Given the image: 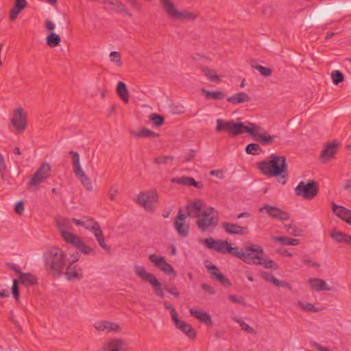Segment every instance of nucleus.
I'll use <instances>...</instances> for the list:
<instances>
[{"instance_id": "nucleus-1", "label": "nucleus", "mask_w": 351, "mask_h": 351, "mask_svg": "<svg viewBox=\"0 0 351 351\" xmlns=\"http://www.w3.org/2000/svg\"><path fill=\"white\" fill-rule=\"evenodd\" d=\"M259 170L267 177H280L278 182L285 184L288 178L287 158L284 156L271 154L269 160L258 163Z\"/></svg>"}, {"instance_id": "nucleus-2", "label": "nucleus", "mask_w": 351, "mask_h": 351, "mask_svg": "<svg viewBox=\"0 0 351 351\" xmlns=\"http://www.w3.org/2000/svg\"><path fill=\"white\" fill-rule=\"evenodd\" d=\"M45 268L47 274L53 277H60L66 265V255L58 247H52L43 255Z\"/></svg>"}, {"instance_id": "nucleus-3", "label": "nucleus", "mask_w": 351, "mask_h": 351, "mask_svg": "<svg viewBox=\"0 0 351 351\" xmlns=\"http://www.w3.org/2000/svg\"><path fill=\"white\" fill-rule=\"evenodd\" d=\"M263 249L261 245L250 244L249 246L245 247L243 261L247 264L262 265L266 269H277L276 263L269 258L263 257Z\"/></svg>"}, {"instance_id": "nucleus-4", "label": "nucleus", "mask_w": 351, "mask_h": 351, "mask_svg": "<svg viewBox=\"0 0 351 351\" xmlns=\"http://www.w3.org/2000/svg\"><path fill=\"white\" fill-rule=\"evenodd\" d=\"M134 269L136 275L138 277H139L141 280L149 282L153 287L154 292L157 296L161 298L165 297L162 289L173 295L176 298H178L180 296V293L176 287H168L165 286L163 288H162L160 282L158 280L156 276L154 274L147 272L144 267L136 265L134 266Z\"/></svg>"}, {"instance_id": "nucleus-5", "label": "nucleus", "mask_w": 351, "mask_h": 351, "mask_svg": "<svg viewBox=\"0 0 351 351\" xmlns=\"http://www.w3.org/2000/svg\"><path fill=\"white\" fill-rule=\"evenodd\" d=\"M165 13L173 20L193 22L197 18V14L186 10H178L171 0H159Z\"/></svg>"}, {"instance_id": "nucleus-6", "label": "nucleus", "mask_w": 351, "mask_h": 351, "mask_svg": "<svg viewBox=\"0 0 351 351\" xmlns=\"http://www.w3.org/2000/svg\"><path fill=\"white\" fill-rule=\"evenodd\" d=\"M214 210L213 207L205 209L197 219L196 225L202 232H213L218 223V217L211 215Z\"/></svg>"}, {"instance_id": "nucleus-7", "label": "nucleus", "mask_w": 351, "mask_h": 351, "mask_svg": "<svg viewBox=\"0 0 351 351\" xmlns=\"http://www.w3.org/2000/svg\"><path fill=\"white\" fill-rule=\"evenodd\" d=\"M225 130L232 136H238L245 133V132H250L247 125H245L243 123H235L234 120L225 121L223 119H218L217 120L216 132H221Z\"/></svg>"}, {"instance_id": "nucleus-8", "label": "nucleus", "mask_w": 351, "mask_h": 351, "mask_svg": "<svg viewBox=\"0 0 351 351\" xmlns=\"http://www.w3.org/2000/svg\"><path fill=\"white\" fill-rule=\"evenodd\" d=\"M69 154L71 156L73 172L76 177L81 181L84 186L88 191H91L93 189L91 180L82 169L80 165V155L78 152L75 151H70Z\"/></svg>"}, {"instance_id": "nucleus-9", "label": "nucleus", "mask_w": 351, "mask_h": 351, "mask_svg": "<svg viewBox=\"0 0 351 351\" xmlns=\"http://www.w3.org/2000/svg\"><path fill=\"white\" fill-rule=\"evenodd\" d=\"M296 196L302 197L304 199L311 200L317 196L319 191L317 184L312 180L308 183L301 181L295 188Z\"/></svg>"}, {"instance_id": "nucleus-10", "label": "nucleus", "mask_w": 351, "mask_h": 351, "mask_svg": "<svg viewBox=\"0 0 351 351\" xmlns=\"http://www.w3.org/2000/svg\"><path fill=\"white\" fill-rule=\"evenodd\" d=\"M136 202L146 210L154 211L158 202V195L155 190L141 192L137 196Z\"/></svg>"}, {"instance_id": "nucleus-11", "label": "nucleus", "mask_w": 351, "mask_h": 351, "mask_svg": "<svg viewBox=\"0 0 351 351\" xmlns=\"http://www.w3.org/2000/svg\"><path fill=\"white\" fill-rule=\"evenodd\" d=\"M51 172V167L48 162H43L38 168L27 183L28 187L36 186L47 180Z\"/></svg>"}, {"instance_id": "nucleus-12", "label": "nucleus", "mask_w": 351, "mask_h": 351, "mask_svg": "<svg viewBox=\"0 0 351 351\" xmlns=\"http://www.w3.org/2000/svg\"><path fill=\"white\" fill-rule=\"evenodd\" d=\"M245 123L247 125L250 132H245V133L250 134L254 141L260 142L263 145L272 143L274 138V136H271L267 132L263 134L257 132L256 131L260 130L261 128L254 123L248 121L245 122Z\"/></svg>"}, {"instance_id": "nucleus-13", "label": "nucleus", "mask_w": 351, "mask_h": 351, "mask_svg": "<svg viewBox=\"0 0 351 351\" xmlns=\"http://www.w3.org/2000/svg\"><path fill=\"white\" fill-rule=\"evenodd\" d=\"M149 260L156 267L160 269L167 275H173V277L176 276L173 267L165 261L163 256L152 254L149 256Z\"/></svg>"}, {"instance_id": "nucleus-14", "label": "nucleus", "mask_w": 351, "mask_h": 351, "mask_svg": "<svg viewBox=\"0 0 351 351\" xmlns=\"http://www.w3.org/2000/svg\"><path fill=\"white\" fill-rule=\"evenodd\" d=\"M13 127L19 132H23L27 128V114L22 108H17L13 111L11 119Z\"/></svg>"}, {"instance_id": "nucleus-15", "label": "nucleus", "mask_w": 351, "mask_h": 351, "mask_svg": "<svg viewBox=\"0 0 351 351\" xmlns=\"http://www.w3.org/2000/svg\"><path fill=\"white\" fill-rule=\"evenodd\" d=\"M264 210L269 217L280 221H287L290 217L287 212L282 210L278 207L272 206L269 204H265L263 207L260 208L259 211L261 213Z\"/></svg>"}, {"instance_id": "nucleus-16", "label": "nucleus", "mask_w": 351, "mask_h": 351, "mask_svg": "<svg viewBox=\"0 0 351 351\" xmlns=\"http://www.w3.org/2000/svg\"><path fill=\"white\" fill-rule=\"evenodd\" d=\"M339 146V144L335 141L326 144L320 154L321 162L325 163L334 158Z\"/></svg>"}, {"instance_id": "nucleus-17", "label": "nucleus", "mask_w": 351, "mask_h": 351, "mask_svg": "<svg viewBox=\"0 0 351 351\" xmlns=\"http://www.w3.org/2000/svg\"><path fill=\"white\" fill-rule=\"evenodd\" d=\"M204 206V202L201 199H197L189 203L186 206L187 215L191 217L199 218L202 213Z\"/></svg>"}, {"instance_id": "nucleus-18", "label": "nucleus", "mask_w": 351, "mask_h": 351, "mask_svg": "<svg viewBox=\"0 0 351 351\" xmlns=\"http://www.w3.org/2000/svg\"><path fill=\"white\" fill-rule=\"evenodd\" d=\"M208 270L210 271L212 277L219 282L223 286L229 287L231 286V282L228 280L225 276L221 273L219 269L213 264L210 263L206 266Z\"/></svg>"}, {"instance_id": "nucleus-19", "label": "nucleus", "mask_w": 351, "mask_h": 351, "mask_svg": "<svg viewBox=\"0 0 351 351\" xmlns=\"http://www.w3.org/2000/svg\"><path fill=\"white\" fill-rule=\"evenodd\" d=\"M221 227L230 234L243 235L247 233V227H242L237 223L224 222L221 223Z\"/></svg>"}, {"instance_id": "nucleus-20", "label": "nucleus", "mask_w": 351, "mask_h": 351, "mask_svg": "<svg viewBox=\"0 0 351 351\" xmlns=\"http://www.w3.org/2000/svg\"><path fill=\"white\" fill-rule=\"evenodd\" d=\"M79 253H77V255L75 256V258L73 260L72 263L69 264V265L66 268V271L65 272V275L66 278L71 280L73 278H77L80 279L83 277L81 271L82 269L80 267L75 265L72 266L73 263L77 261L79 259L80 257Z\"/></svg>"}, {"instance_id": "nucleus-21", "label": "nucleus", "mask_w": 351, "mask_h": 351, "mask_svg": "<svg viewBox=\"0 0 351 351\" xmlns=\"http://www.w3.org/2000/svg\"><path fill=\"white\" fill-rule=\"evenodd\" d=\"M333 213L343 220L346 223L351 224V210L341 206H338L335 203L332 204Z\"/></svg>"}, {"instance_id": "nucleus-22", "label": "nucleus", "mask_w": 351, "mask_h": 351, "mask_svg": "<svg viewBox=\"0 0 351 351\" xmlns=\"http://www.w3.org/2000/svg\"><path fill=\"white\" fill-rule=\"evenodd\" d=\"M27 6L26 0H15L14 4L10 10L9 19L11 21H14L21 12Z\"/></svg>"}, {"instance_id": "nucleus-23", "label": "nucleus", "mask_w": 351, "mask_h": 351, "mask_svg": "<svg viewBox=\"0 0 351 351\" xmlns=\"http://www.w3.org/2000/svg\"><path fill=\"white\" fill-rule=\"evenodd\" d=\"M189 313L192 316L195 317L200 322L204 323L208 326L212 325L213 323L211 317L208 313L193 308L189 309Z\"/></svg>"}, {"instance_id": "nucleus-24", "label": "nucleus", "mask_w": 351, "mask_h": 351, "mask_svg": "<svg viewBox=\"0 0 351 351\" xmlns=\"http://www.w3.org/2000/svg\"><path fill=\"white\" fill-rule=\"evenodd\" d=\"M176 326L180 329L182 332H184L186 336H188L191 339H193L196 336V332L195 330L193 328L191 325L180 320L178 318V321L173 320Z\"/></svg>"}, {"instance_id": "nucleus-25", "label": "nucleus", "mask_w": 351, "mask_h": 351, "mask_svg": "<svg viewBox=\"0 0 351 351\" xmlns=\"http://www.w3.org/2000/svg\"><path fill=\"white\" fill-rule=\"evenodd\" d=\"M21 282L23 285L32 286L38 283L37 278L30 273H22L19 269H16Z\"/></svg>"}, {"instance_id": "nucleus-26", "label": "nucleus", "mask_w": 351, "mask_h": 351, "mask_svg": "<svg viewBox=\"0 0 351 351\" xmlns=\"http://www.w3.org/2000/svg\"><path fill=\"white\" fill-rule=\"evenodd\" d=\"M308 283L312 289L315 291H330V288L327 285L326 281L319 278H310Z\"/></svg>"}, {"instance_id": "nucleus-27", "label": "nucleus", "mask_w": 351, "mask_h": 351, "mask_svg": "<svg viewBox=\"0 0 351 351\" xmlns=\"http://www.w3.org/2000/svg\"><path fill=\"white\" fill-rule=\"evenodd\" d=\"M330 236L337 243L351 244V236L341 231L334 229L330 232Z\"/></svg>"}, {"instance_id": "nucleus-28", "label": "nucleus", "mask_w": 351, "mask_h": 351, "mask_svg": "<svg viewBox=\"0 0 351 351\" xmlns=\"http://www.w3.org/2000/svg\"><path fill=\"white\" fill-rule=\"evenodd\" d=\"M252 100L251 97L244 92L236 93L227 98V101L232 104H238L243 102H249Z\"/></svg>"}, {"instance_id": "nucleus-29", "label": "nucleus", "mask_w": 351, "mask_h": 351, "mask_svg": "<svg viewBox=\"0 0 351 351\" xmlns=\"http://www.w3.org/2000/svg\"><path fill=\"white\" fill-rule=\"evenodd\" d=\"M125 342L121 339H113L109 341L104 346V350H110V351H120Z\"/></svg>"}, {"instance_id": "nucleus-30", "label": "nucleus", "mask_w": 351, "mask_h": 351, "mask_svg": "<svg viewBox=\"0 0 351 351\" xmlns=\"http://www.w3.org/2000/svg\"><path fill=\"white\" fill-rule=\"evenodd\" d=\"M271 239L273 241L278 242L282 245H298L300 243L299 239H292L288 237L273 236L271 237Z\"/></svg>"}, {"instance_id": "nucleus-31", "label": "nucleus", "mask_w": 351, "mask_h": 351, "mask_svg": "<svg viewBox=\"0 0 351 351\" xmlns=\"http://www.w3.org/2000/svg\"><path fill=\"white\" fill-rule=\"evenodd\" d=\"M117 93L120 99L125 103L128 104L129 101V93L127 89L126 85L123 82H119L117 86Z\"/></svg>"}, {"instance_id": "nucleus-32", "label": "nucleus", "mask_w": 351, "mask_h": 351, "mask_svg": "<svg viewBox=\"0 0 351 351\" xmlns=\"http://www.w3.org/2000/svg\"><path fill=\"white\" fill-rule=\"evenodd\" d=\"M130 134L134 137H139V138H146V137L156 138V137L159 136V134L158 133L152 132L147 128H141L138 132L131 131Z\"/></svg>"}, {"instance_id": "nucleus-33", "label": "nucleus", "mask_w": 351, "mask_h": 351, "mask_svg": "<svg viewBox=\"0 0 351 351\" xmlns=\"http://www.w3.org/2000/svg\"><path fill=\"white\" fill-rule=\"evenodd\" d=\"M202 92L207 99H223L226 97V94L221 90L210 91L205 88H202Z\"/></svg>"}, {"instance_id": "nucleus-34", "label": "nucleus", "mask_w": 351, "mask_h": 351, "mask_svg": "<svg viewBox=\"0 0 351 351\" xmlns=\"http://www.w3.org/2000/svg\"><path fill=\"white\" fill-rule=\"evenodd\" d=\"M61 236L66 243L73 245L75 247L81 239L79 236L74 234L69 231L62 232Z\"/></svg>"}, {"instance_id": "nucleus-35", "label": "nucleus", "mask_w": 351, "mask_h": 351, "mask_svg": "<svg viewBox=\"0 0 351 351\" xmlns=\"http://www.w3.org/2000/svg\"><path fill=\"white\" fill-rule=\"evenodd\" d=\"M173 225L180 237H186L189 235V226L188 224H185L183 222H178V220H174Z\"/></svg>"}, {"instance_id": "nucleus-36", "label": "nucleus", "mask_w": 351, "mask_h": 351, "mask_svg": "<svg viewBox=\"0 0 351 351\" xmlns=\"http://www.w3.org/2000/svg\"><path fill=\"white\" fill-rule=\"evenodd\" d=\"M56 222L60 234L64 231H68L72 228L70 221L68 219L60 217L57 219Z\"/></svg>"}, {"instance_id": "nucleus-37", "label": "nucleus", "mask_w": 351, "mask_h": 351, "mask_svg": "<svg viewBox=\"0 0 351 351\" xmlns=\"http://www.w3.org/2000/svg\"><path fill=\"white\" fill-rule=\"evenodd\" d=\"M47 45L50 47H55L60 45L61 38L56 33L51 32L46 38Z\"/></svg>"}, {"instance_id": "nucleus-38", "label": "nucleus", "mask_w": 351, "mask_h": 351, "mask_svg": "<svg viewBox=\"0 0 351 351\" xmlns=\"http://www.w3.org/2000/svg\"><path fill=\"white\" fill-rule=\"evenodd\" d=\"M84 224L82 225L86 229L90 230L93 234L97 231V230L101 229L99 223L95 221L93 219H87L85 221H83Z\"/></svg>"}, {"instance_id": "nucleus-39", "label": "nucleus", "mask_w": 351, "mask_h": 351, "mask_svg": "<svg viewBox=\"0 0 351 351\" xmlns=\"http://www.w3.org/2000/svg\"><path fill=\"white\" fill-rule=\"evenodd\" d=\"M75 247L78 249L82 254L86 255L95 254V249L85 244L82 239L80 240Z\"/></svg>"}, {"instance_id": "nucleus-40", "label": "nucleus", "mask_w": 351, "mask_h": 351, "mask_svg": "<svg viewBox=\"0 0 351 351\" xmlns=\"http://www.w3.org/2000/svg\"><path fill=\"white\" fill-rule=\"evenodd\" d=\"M97 242L99 243V245L106 251L110 252V247L107 245L105 243V239L103 234V232L101 229L97 230L96 232L94 234Z\"/></svg>"}, {"instance_id": "nucleus-41", "label": "nucleus", "mask_w": 351, "mask_h": 351, "mask_svg": "<svg viewBox=\"0 0 351 351\" xmlns=\"http://www.w3.org/2000/svg\"><path fill=\"white\" fill-rule=\"evenodd\" d=\"M193 178L191 177H187V176L174 178H172V180H171L172 183H176V184H178L180 185L188 186H192V183H193Z\"/></svg>"}, {"instance_id": "nucleus-42", "label": "nucleus", "mask_w": 351, "mask_h": 351, "mask_svg": "<svg viewBox=\"0 0 351 351\" xmlns=\"http://www.w3.org/2000/svg\"><path fill=\"white\" fill-rule=\"evenodd\" d=\"M245 253V247L243 249L239 248V247H232L231 245H229L228 247L227 254H230L232 256L240 258L243 261V256Z\"/></svg>"}, {"instance_id": "nucleus-43", "label": "nucleus", "mask_w": 351, "mask_h": 351, "mask_svg": "<svg viewBox=\"0 0 351 351\" xmlns=\"http://www.w3.org/2000/svg\"><path fill=\"white\" fill-rule=\"evenodd\" d=\"M233 319L234 322H236L237 323H238L239 324L242 330H244V331L247 332V333L252 334V335L256 334V331L252 327H251L250 325H248L247 323L243 322L241 319L234 317Z\"/></svg>"}, {"instance_id": "nucleus-44", "label": "nucleus", "mask_w": 351, "mask_h": 351, "mask_svg": "<svg viewBox=\"0 0 351 351\" xmlns=\"http://www.w3.org/2000/svg\"><path fill=\"white\" fill-rule=\"evenodd\" d=\"M229 245L230 243L226 241L217 240L214 250L226 254H227V250L228 247H229Z\"/></svg>"}, {"instance_id": "nucleus-45", "label": "nucleus", "mask_w": 351, "mask_h": 351, "mask_svg": "<svg viewBox=\"0 0 351 351\" xmlns=\"http://www.w3.org/2000/svg\"><path fill=\"white\" fill-rule=\"evenodd\" d=\"M298 305L302 308L304 311L307 312H318L323 310V308L315 307L311 303H304L302 302L299 301Z\"/></svg>"}, {"instance_id": "nucleus-46", "label": "nucleus", "mask_w": 351, "mask_h": 351, "mask_svg": "<svg viewBox=\"0 0 351 351\" xmlns=\"http://www.w3.org/2000/svg\"><path fill=\"white\" fill-rule=\"evenodd\" d=\"M202 71L204 75L209 79L211 82H217L219 81V77L216 74V71L213 69H210L208 67L202 68Z\"/></svg>"}, {"instance_id": "nucleus-47", "label": "nucleus", "mask_w": 351, "mask_h": 351, "mask_svg": "<svg viewBox=\"0 0 351 351\" xmlns=\"http://www.w3.org/2000/svg\"><path fill=\"white\" fill-rule=\"evenodd\" d=\"M245 150L248 154L256 155L261 152V148L257 143H250L245 147Z\"/></svg>"}, {"instance_id": "nucleus-48", "label": "nucleus", "mask_w": 351, "mask_h": 351, "mask_svg": "<svg viewBox=\"0 0 351 351\" xmlns=\"http://www.w3.org/2000/svg\"><path fill=\"white\" fill-rule=\"evenodd\" d=\"M149 120H151L156 127L161 126L165 122V119L162 116L155 113L149 115Z\"/></svg>"}, {"instance_id": "nucleus-49", "label": "nucleus", "mask_w": 351, "mask_h": 351, "mask_svg": "<svg viewBox=\"0 0 351 351\" xmlns=\"http://www.w3.org/2000/svg\"><path fill=\"white\" fill-rule=\"evenodd\" d=\"M332 82L334 84L337 85L344 80L343 74L339 71H334L331 74Z\"/></svg>"}, {"instance_id": "nucleus-50", "label": "nucleus", "mask_w": 351, "mask_h": 351, "mask_svg": "<svg viewBox=\"0 0 351 351\" xmlns=\"http://www.w3.org/2000/svg\"><path fill=\"white\" fill-rule=\"evenodd\" d=\"M164 306L166 309L169 310L172 319L178 321V313L173 306L167 301L163 302Z\"/></svg>"}, {"instance_id": "nucleus-51", "label": "nucleus", "mask_w": 351, "mask_h": 351, "mask_svg": "<svg viewBox=\"0 0 351 351\" xmlns=\"http://www.w3.org/2000/svg\"><path fill=\"white\" fill-rule=\"evenodd\" d=\"M104 328L105 330L109 332H117L120 330V326L118 324L108 321H105Z\"/></svg>"}, {"instance_id": "nucleus-52", "label": "nucleus", "mask_w": 351, "mask_h": 351, "mask_svg": "<svg viewBox=\"0 0 351 351\" xmlns=\"http://www.w3.org/2000/svg\"><path fill=\"white\" fill-rule=\"evenodd\" d=\"M254 68L258 71L263 76L268 77L272 74V70L269 67H265L261 65H256Z\"/></svg>"}, {"instance_id": "nucleus-53", "label": "nucleus", "mask_w": 351, "mask_h": 351, "mask_svg": "<svg viewBox=\"0 0 351 351\" xmlns=\"http://www.w3.org/2000/svg\"><path fill=\"white\" fill-rule=\"evenodd\" d=\"M110 60L113 62H114L118 66L121 65V57L119 52L117 51H112L110 53Z\"/></svg>"}, {"instance_id": "nucleus-54", "label": "nucleus", "mask_w": 351, "mask_h": 351, "mask_svg": "<svg viewBox=\"0 0 351 351\" xmlns=\"http://www.w3.org/2000/svg\"><path fill=\"white\" fill-rule=\"evenodd\" d=\"M173 159V157L171 156H162L156 157L154 159V162L158 165L166 164L168 162V161H172Z\"/></svg>"}, {"instance_id": "nucleus-55", "label": "nucleus", "mask_w": 351, "mask_h": 351, "mask_svg": "<svg viewBox=\"0 0 351 351\" xmlns=\"http://www.w3.org/2000/svg\"><path fill=\"white\" fill-rule=\"evenodd\" d=\"M115 6H116L115 11L117 12H120V13L123 12L130 17L132 16V14L128 10H126L125 5L121 2H120V1L117 2Z\"/></svg>"}, {"instance_id": "nucleus-56", "label": "nucleus", "mask_w": 351, "mask_h": 351, "mask_svg": "<svg viewBox=\"0 0 351 351\" xmlns=\"http://www.w3.org/2000/svg\"><path fill=\"white\" fill-rule=\"evenodd\" d=\"M118 187L117 185H113L110 186L108 195L109 196V198L111 201L115 200L117 195H118Z\"/></svg>"}, {"instance_id": "nucleus-57", "label": "nucleus", "mask_w": 351, "mask_h": 351, "mask_svg": "<svg viewBox=\"0 0 351 351\" xmlns=\"http://www.w3.org/2000/svg\"><path fill=\"white\" fill-rule=\"evenodd\" d=\"M12 293L14 298L18 300L19 299V282L18 280H14L12 287Z\"/></svg>"}, {"instance_id": "nucleus-58", "label": "nucleus", "mask_w": 351, "mask_h": 351, "mask_svg": "<svg viewBox=\"0 0 351 351\" xmlns=\"http://www.w3.org/2000/svg\"><path fill=\"white\" fill-rule=\"evenodd\" d=\"M217 241L213 238H208L204 240V243L208 248L215 250Z\"/></svg>"}, {"instance_id": "nucleus-59", "label": "nucleus", "mask_w": 351, "mask_h": 351, "mask_svg": "<svg viewBox=\"0 0 351 351\" xmlns=\"http://www.w3.org/2000/svg\"><path fill=\"white\" fill-rule=\"evenodd\" d=\"M261 277L266 281L270 282L275 285V281L278 279L275 278L274 276L271 275L267 272H263L261 274Z\"/></svg>"}, {"instance_id": "nucleus-60", "label": "nucleus", "mask_w": 351, "mask_h": 351, "mask_svg": "<svg viewBox=\"0 0 351 351\" xmlns=\"http://www.w3.org/2000/svg\"><path fill=\"white\" fill-rule=\"evenodd\" d=\"M14 211L19 215H23L24 211V204L23 201L16 202L14 206Z\"/></svg>"}, {"instance_id": "nucleus-61", "label": "nucleus", "mask_w": 351, "mask_h": 351, "mask_svg": "<svg viewBox=\"0 0 351 351\" xmlns=\"http://www.w3.org/2000/svg\"><path fill=\"white\" fill-rule=\"evenodd\" d=\"M275 285L276 287H285L289 290L292 289L291 285L285 280H280L278 279L277 280L275 281Z\"/></svg>"}, {"instance_id": "nucleus-62", "label": "nucleus", "mask_w": 351, "mask_h": 351, "mask_svg": "<svg viewBox=\"0 0 351 351\" xmlns=\"http://www.w3.org/2000/svg\"><path fill=\"white\" fill-rule=\"evenodd\" d=\"M127 2L138 12L141 10V5L137 0H127Z\"/></svg>"}, {"instance_id": "nucleus-63", "label": "nucleus", "mask_w": 351, "mask_h": 351, "mask_svg": "<svg viewBox=\"0 0 351 351\" xmlns=\"http://www.w3.org/2000/svg\"><path fill=\"white\" fill-rule=\"evenodd\" d=\"M202 289L205 291V292H207L208 294L210 295H213L215 293V290L214 289L206 285V284H202Z\"/></svg>"}, {"instance_id": "nucleus-64", "label": "nucleus", "mask_w": 351, "mask_h": 351, "mask_svg": "<svg viewBox=\"0 0 351 351\" xmlns=\"http://www.w3.org/2000/svg\"><path fill=\"white\" fill-rule=\"evenodd\" d=\"M188 215H184L182 213V210H180L178 213V215L176 216V217L175 218V220H178V222H182L183 221H184Z\"/></svg>"}]
</instances>
